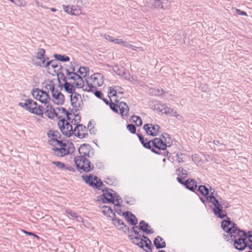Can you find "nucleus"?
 Here are the masks:
<instances>
[{
	"instance_id": "052dcab7",
	"label": "nucleus",
	"mask_w": 252,
	"mask_h": 252,
	"mask_svg": "<svg viewBox=\"0 0 252 252\" xmlns=\"http://www.w3.org/2000/svg\"><path fill=\"white\" fill-rule=\"evenodd\" d=\"M94 94L97 97L101 99L102 98V97L103 96V94L100 91H95Z\"/></svg>"
},
{
	"instance_id": "4be33fe9",
	"label": "nucleus",
	"mask_w": 252,
	"mask_h": 252,
	"mask_svg": "<svg viewBox=\"0 0 252 252\" xmlns=\"http://www.w3.org/2000/svg\"><path fill=\"white\" fill-rule=\"evenodd\" d=\"M184 186L188 189L195 192L197 187L196 181L193 179L189 178L185 181Z\"/></svg>"
},
{
	"instance_id": "5701e85b",
	"label": "nucleus",
	"mask_w": 252,
	"mask_h": 252,
	"mask_svg": "<svg viewBox=\"0 0 252 252\" xmlns=\"http://www.w3.org/2000/svg\"><path fill=\"white\" fill-rule=\"evenodd\" d=\"M45 106L44 114L46 116L51 119H53L55 116L57 117L58 114L50 103L46 104Z\"/></svg>"
},
{
	"instance_id": "9b49d317",
	"label": "nucleus",
	"mask_w": 252,
	"mask_h": 252,
	"mask_svg": "<svg viewBox=\"0 0 252 252\" xmlns=\"http://www.w3.org/2000/svg\"><path fill=\"white\" fill-rule=\"evenodd\" d=\"M65 145L66 146H61L60 148H53L52 150L54 154L58 157H63L73 152L74 148L72 143L68 145L65 144Z\"/></svg>"
},
{
	"instance_id": "f704fd0d",
	"label": "nucleus",
	"mask_w": 252,
	"mask_h": 252,
	"mask_svg": "<svg viewBox=\"0 0 252 252\" xmlns=\"http://www.w3.org/2000/svg\"><path fill=\"white\" fill-rule=\"evenodd\" d=\"M47 65H48V67L49 65H51V67L54 68L56 69L58 68L57 69L58 70H62L63 69L62 66L60 64V63H58L57 62V60H52L51 61H48L47 62Z\"/></svg>"
},
{
	"instance_id": "338daca9",
	"label": "nucleus",
	"mask_w": 252,
	"mask_h": 252,
	"mask_svg": "<svg viewBox=\"0 0 252 252\" xmlns=\"http://www.w3.org/2000/svg\"><path fill=\"white\" fill-rule=\"evenodd\" d=\"M121 206H116L115 205V211L116 212H117L118 214L120 215L122 212V210L120 208Z\"/></svg>"
},
{
	"instance_id": "864d4df0",
	"label": "nucleus",
	"mask_w": 252,
	"mask_h": 252,
	"mask_svg": "<svg viewBox=\"0 0 252 252\" xmlns=\"http://www.w3.org/2000/svg\"><path fill=\"white\" fill-rule=\"evenodd\" d=\"M219 202H220V204H221L223 208L224 209L227 208L230 206L229 203L226 200H224L222 198H220L219 199Z\"/></svg>"
},
{
	"instance_id": "dca6fc26",
	"label": "nucleus",
	"mask_w": 252,
	"mask_h": 252,
	"mask_svg": "<svg viewBox=\"0 0 252 252\" xmlns=\"http://www.w3.org/2000/svg\"><path fill=\"white\" fill-rule=\"evenodd\" d=\"M160 127L158 125H154L152 124H145L143 126V129L147 134L154 136L158 135L159 133Z\"/></svg>"
},
{
	"instance_id": "bb28decb",
	"label": "nucleus",
	"mask_w": 252,
	"mask_h": 252,
	"mask_svg": "<svg viewBox=\"0 0 252 252\" xmlns=\"http://www.w3.org/2000/svg\"><path fill=\"white\" fill-rule=\"evenodd\" d=\"M129 238L131 241L132 243L138 246L140 248H142L143 242L144 239H142V236L140 237L139 236H134L132 235H129Z\"/></svg>"
},
{
	"instance_id": "8fccbe9b",
	"label": "nucleus",
	"mask_w": 252,
	"mask_h": 252,
	"mask_svg": "<svg viewBox=\"0 0 252 252\" xmlns=\"http://www.w3.org/2000/svg\"><path fill=\"white\" fill-rule=\"evenodd\" d=\"M52 163L54 165H55L60 169H63L65 167V165L64 164V163L60 161H53L52 162Z\"/></svg>"
},
{
	"instance_id": "412c9836",
	"label": "nucleus",
	"mask_w": 252,
	"mask_h": 252,
	"mask_svg": "<svg viewBox=\"0 0 252 252\" xmlns=\"http://www.w3.org/2000/svg\"><path fill=\"white\" fill-rule=\"evenodd\" d=\"M52 95L53 98L54 102L57 105L63 104L64 102V95L58 90H55L54 92L52 93Z\"/></svg>"
},
{
	"instance_id": "393cba45",
	"label": "nucleus",
	"mask_w": 252,
	"mask_h": 252,
	"mask_svg": "<svg viewBox=\"0 0 252 252\" xmlns=\"http://www.w3.org/2000/svg\"><path fill=\"white\" fill-rule=\"evenodd\" d=\"M139 229L141 230L143 232H145L147 234H152L154 233L153 229H149L150 228L148 223H146L144 220H142L139 222Z\"/></svg>"
},
{
	"instance_id": "2eb2a0df",
	"label": "nucleus",
	"mask_w": 252,
	"mask_h": 252,
	"mask_svg": "<svg viewBox=\"0 0 252 252\" xmlns=\"http://www.w3.org/2000/svg\"><path fill=\"white\" fill-rule=\"evenodd\" d=\"M87 131V127L82 124L76 125L73 129L74 135L81 139L85 138L88 136Z\"/></svg>"
},
{
	"instance_id": "1a4fd4ad",
	"label": "nucleus",
	"mask_w": 252,
	"mask_h": 252,
	"mask_svg": "<svg viewBox=\"0 0 252 252\" xmlns=\"http://www.w3.org/2000/svg\"><path fill=\"white\" fill-rule=\"evenodd\" d=\"M64 70L67 76V79L68 80H73L74 81L73 84H75L77 88H81L83 87L84 81L79 75L74 72V68L72 69V71H69L67 69H65Z\"/></svg>"
},
{
	"instance_id": "13d9d810",
	"label": "nucleus",
	"mask_w": 252,
	"mask_h": 252,
	"mask_svg": "<svg viewBox=\"0 0 252 252\" xmlns=\"http://www.w3.org/2000/svg\"><path fill=\"white\" fill-rule=\"evenodd\" d=\"M112 220L114 221V222H117V223H118V225H124L125 226H126V225H125V223L124 222H123V221L121 220V219H117V218H114L113 219H112Z\"/></svg>"
},
{
	"instance_id": "4c0bfd02",
	"label": "nucleus",
	"mask_w": 252,
	"mask_h": 252,
	"mask_svg": "<svg viewBox=\"0 0 252 252\" xmlns=\"http://www.w3.org/2000/svg\"><path fill=\"white\" fill-rule=\"evenodd\" d=\"M150 94L152 95L160 96L164 93V91L161 88L150 89L149 90Z\"/></svg>"
},
{
	"instance_id": "a211bd4d",
	"label": "nucleus",
	"mask_w": 252,
	"mask_h": 252,
	"mask_svg": "<svg viewBox=\"0 0 252 252\" xmlns=\"http://www.w3.org/2000/svg\"><path fill=\"white\" fill-rule=\"evenodd\" d=\"M151 146H152V148L154 147L159 150L164 151L166 149V145L163 144L161 138H155L151 140Z\"/></svg>"
},
{
	"instance_id": "5fc2aeb1",
	"label": "nucleus",
	"mask_w": 252,
	"mask_h": 252,
	"mask_svg": "<svg viewBox=\"0 0 252 252\" xmlns=\"http://www.w3.org/2000/svg\"><path fill=\"white\" fill-rule=\"evenodd\" d=\"M127 129L132 134H134L136 132V127L132 124H128L126 126Z\"/></svg>"
},
{
	"instance_id": "2f4dec72",
	"label": "nucleus",
	"mask_w": 252,
	"mask_h": 252,
	"mask_svg": "<svg viewBox=\"0 0 252 252\" xmlns=\"http://www.w3.org/2000/svg\"><path fill=\"white\" fill-rule=\"evenodd\" d=\"M113 70L119 76H123L126 79H129L125 72V69L123 67H120L118 65H115L113 68Z\"/></svg>"
},
{
	"instance_id": "aec40b11",
	"label": "nucleus",
	"mask_w": 252,
	"mask_h": 252,
	"mask_svg": "<svg viewBox=\"0 0 252 252\" xmlns=\"http://www.w3.org/2000/svg\"><path fill=\"white\" fill-rule=\"evenodd\" d=\"M61 74L63 77V80L64 82V83L63 85H60V87H63V86L65 91L69 94H71L75 93V86H76L75 84H73V82L72 83V84L67 82L66 81V77L64 76L63 73H62Z\"/></svg>"
},
{
	"instance_id": "e433bc0d",
	"label": "nucleus",
	"mask_w": 252,
	"mask_h": 252,
	"mask_svg": "<svg viewBox=\"0 0 252 252\" xmlns=\"http://www.w3.org/2000/svg\"><path fill=\"white\" fill-rule=\"evenodd\" d=\"M239 233H241L242 235L247 240L248 239V242L250 244H252V231H249L248 233H246L245 231L239 229L238 230Z\"/></svg>"
},
{
	"instance_id": "473e14b6",
	"label": "nucleus",
	"mask_w": 252,
	"mask_h": 252,
	"mask_svg": "<svg viewBox=\"0 0 252 252\" xmlns=\"http://www.w3.org/2000/svg\"><path fill=\"white\" fill-rule=\"evenodd\" d=\"M162 240L163 239L160 236H158L155 239L154 244L157 249L165 247L166 244L164 241H163L161 243H160V241H162Z\"/></svg>"
},
{
	"instance_id": "39448f33",
	"label": "nucleus",
	"mask_w": 252,
	"mask_h": 252,
	"mask_svg": "<svg viewBox=\"0 0 252 252\" xmlns=\"http://www.w3.org/2000/svg\"><path fill=\"white\" fill-rule=\"evenodd\" d=\"M213 193L212 192L211 194L206 197V200L208 202H211L214 206L213 208V212L214 214L220 219H223L226 217V211L223 210V206L221 204H220V202H219V199H217L213 195Z\"/></svg>"
},
{
	"instance_id": "c756f323",
	"label": "nucleus",
	"mask_w": 252,
	"mask_h": 252,
	"mask_svg": "<svg viewBox=\"0 0 252 252\" xmlns=\"http://www.w3.org/2000/svg\"><path fill=\"white\" fill-rule=\"evenodd\" d=\"M161 139L163 142V144L166 145V147H170L172 144V139L170 136L167 133H163L161 135Z\"/></svg>"
},
{
	"instance_id": "a19ab883",
	"label": "nucleus",
	"mask_w": 252,
	"mask_h": 252,
	"mask_svg": "<svg viewBox=\"0 0 252 252\" xmlns=\"http://www.w3.org/2000/svg\"><path fill=\"white\" fill-rule=\"evenodd\" d=\"M103 210H102V212L104 215L109 216L110 214H113L114 216H115V214L113 212L112 208L109 206H103L102 207Z\"/></svg>"
},
{
	"instance_id": "49530a36",
	"label": "nucleus",
	"mask_w": 252,
	"mask_h": 252,
	"mask_svg": "<svg viewBox=\"0 0 252 252\" xmlns=\"http://www.w3.org/2000/svg\"><path fill=\"white\" fill-rule=\"evenodd\" d=\"M66 212L67 214H69L70 216L72 218L76 219V220H78V221H80V220L81 219V217L78 216V214H77V213H76L75 212H74L73 211H72V210H71L70 209H67L66 210Z\"/></svg>"
},
{
	"instance_id": "ea45409f",
	"label": "nucleus",
	"mask_w": 252,
	"mask_h": 252,
	"mask_svg": "<svg viewBox=\"0 0 252 252\" xmlns=\"http://www.w3.org/2000/svg\"><path fill=\"white\" fill-rule=\"evenodd\" d=\"M198 191L200 192L202 195L208 196L209 193L208 189L205 186L200 185L198 186L197 189Z\"/></svg>"
},
{
	"instance_id": "c9c22d12",
	"label": "nucleus",
	"mask_w": 252,
	"mask_h": 252,
	"mask_svg": "<svg viewBox=\"0 0 252 252\" xmlns=\"http://www.w3.org/2000/svg\"><path fill=\"white\" fill-rule=\"evenodd\" d=\"M167 108V106L160 101H157L155 102V109L156 110L164 113V112L166 111Z\"/></svg>"
},
{
	"instance_id": "b1692460",
	"label": "nucleus",
	"mask_w": 252,
	"mask_h": 252,
	"mask_svg": "<svg viewBox=\"0 0 252 252\" xmlns=\"http://www.w3.org/2000/svg\"><path fill=\"white\" fill-rule=\"evenodd\" d=\"M123 215L125 216L127 221L129 222L131 225H135L138 223L136 217L131 212L127 211L123 213Z\"/></svg>"
},
{
	"instance_id": "ddd939ff",
	"label": "nucleus",
	"mask_w": 252,
	"mask_h": 252,
	"mask_svg": "<svg viewBox=\"0 0 252 252\" xmlns=\"http://www.w3.org/2000/svg\"><path fill=\"white\" fill-rule=\"evenodd\" d=\"M102 190L103 193L99 196V200H101L104 203H114L113 194L114 191L107 188H102Z\"/></svg>"
},
{
	"instance_id": "a18cd8bd",
	"label": "nucleus",
	"mask_w": 252,
	"mask_h": 252,
	"mask_svg": "<svg viewBox=\"0 0 252 252\" xmlns=\"http://www.w3.org/2000/svg\"><path fill=\"white\" fill-rule=\"evenodd\" d=\"M164 114L166 115L171 114L176 118L180 117V115L177 114V112L175 110L168 107L166 108V111L164 112Z\"/></svg>"
},
{
	"instance_id": "4d7b16f0",
	"label": "nucleus",
	"mask_w": 252,
	"mask_h": 252,
	"mask_svg": "<svg viewBox=\"0 0 252 252\" xmlns=\"http://www.w3.org/2000/svg\"><path fill=\"white\" fill-rule=\"evenodd\" d=\"M110 108L115 112L118 113V108L119 107V105H117L113 102H111L109 104Z\"/></svg>"
},
{
	"instance_id": "3c124183",
	"label": "nucleus",
	"mask_w": 252,
	"mask_h": 252,
	"mask_svg": "<svg viewBox=\"0 0 252 252\" xmlns=\"http://www.w3.org/2000/svg\"><path fill=\"white\" fill-rule=\"evenodd\" d=\"M89 71L88 67H84V66H81L79 68L78 72L81 74H85L84 76L87 75L88 71Z\"/></svg>"
},
{
	"instance_id": "e2e57ef3",
	"label": "nucleus",
	"mask_w": 252,
	"mask_h": 252,
	"mask_svg": "<svg viewBox=\"0 0 252 252\" xmlns=\"http://www.w3.org/2000/svg\"><path fill=\"white\" fill-rule=\"evenodd\" d=\"M236 13L240 15H244V16H247V14L246 12L244 11H241L240 9H237L236 10Z\"/></svg>"
},
{
	"instance_id": "37998d69",
	"label": "nucleus",
	"mask_w": 252,
	"mask_h": 252,
	"mask_svg": "<svg viewBox=\"0 0 252 252\" xmlns=\"http://www.w3.org/2000/svg\"><path fill=\"white\" fill-rule=\"evenodd\" d=\"M45 56V50L42 48H39L37 52L36 53L35 58L36 59H42Z\"/></svg>"
},
{
	"instance_id": "6e6d98bb",
	"label": "nucleus",
	"mask_w": 252,
	"mask_h": 252,
	"mask_svg": "<svg viewBox=\"0 0 252 252\" xmlns=\"http://www.w3.org/2000/svg\"><path fill=\"white\" fill-rule=\"evenodd\" d=\"M58 109H59V111H60L62 113L66 115L67 120L70 121L71 120V118L69 117V115L70 114H69V112L68 111H67L63 107H59V108H58Z\"/></svg>"
},
{
	"instance_id": "69168bd1",
	"label": "nucleus",
	"mask_w": 252,
	"mask_h": 252,
	"mask_svg": "<svg viewBox=\"0 0 252 252\" xmlns=\"http://www.w3.org/2000/svg\"><path fill=\"white\" fill-rule=\"evenodd\" d=\"M104 36L106 40H107L109 41H111V42H114V38L113 37H112L109 35H106V34H105Z\"/></svg>"
},
{
	"instance_id": "0eeeda50",
	"label": "nucleus",
	"mask_w": 252,
	"mask_h": 252,
	"mask_svg": "<svg viewBox=\"0 0 252 252\" xmlns=\"http://www.w3.org/2000/svg\"><path fill=\"white\" fill-rule=\"evenodd\" d=\"M32 94L34 98L44 103V105L49 103L50 97L46 92L35 89L33 90Z\"/></svg>"
},
{
	"instance_id": "de8ad7c7",
	"label": "nucleus",
	"mask_w": 252,
	"mask_h": 252,
	"mask_svg": "<svg viewBox=\"0 0 252 252\" xmlns=\"http://www.w3.org/2000/svg\"><path fill=\"white\" fill-rule=\"evenodd\" d=\"M45 88L48 90H50L51 93L54 92L55 91V88L54 82L52 81H50L49 84H47L46 85Z\"/></svg>"
},
{
	"instance_id": "6ab92c4d",
	"label": "nucleus",
	"mask_w": 252,
	"mask_h": 252,
	"mask_svg": "<svg viewBox=\"0 0 252 252\" xmlns=\"http://www.w3.org/2000/svg\"><path fill=\"white\" fill-rule=\"evenodd\" d=\"M137 135L139 141L144 148L151 150L152 152L156 154H160V153L158 152V151H157L154 148H152V146H151V140L148 141L147 139H145L144 137L141 134L137 133Z\"/></svg>"
},
{
	"instance_id": "cd10ccee",
	"label": "nucleus",
	"mask_w": 252,
	"mask_h": 252,
	"mask_svg": "<svg viewBox=\"0 0 252 252\" xmlns=\"http://www.w3.org/2000/svg\"><path fill=\"white\" fill-rule=\"evenodd\" d=\"M119 108L122 116H127L128 115L129 107L126 102L121 101L119 104Z\"/></svg>"
},
{
	"instance_id": "f8f14e48",
	"label": "nucleus",
	"mask_w": 252,
	"mask_h": 252,
	"mask_svg": "<svg viewBox=\"0 0 252 252\" xmlns=\"http://www.w3.org/2000/svg\"><path fill=\"white\" fill-rule=\"evenodd\" d=\"M82 178L85 182L93 187L100 189V188L103 185V183L101 180L98 179L96 176H94L92 175H82Z\"/></svg>"
},
{
	"instance_id": "7c9ffc66",
	"label": "nucleus",
	"mask_w": 252,
	"mask_h": 252,
	"mask_svg": "<svg viewBox=\"0 0 252 252\" xmlns=\"http://www.w3.org/2000/svg\"><path fill=\"white\" fill-rule=\"evenodd\" d=\"M78 151L80 155V156L90 157L89 148L88 147L87 145L85 144L81 145Z\"/></svg>"
},
{
	"instance_id": "774afa93",
	"label": "nucleus",
	"mask_w": 252,
	"mask_h": 252,
	"mask_svg": "<svg viewBox=\"0 0 252 252\" xmlns=\"http://www.w3.org/2000/svg\"><path fill=\"white\" fill-rule=\"evenodd\" d=\"M95 165L98 167L99 169L102 168L103 166L102 163L100 161H97Z\"/></svg>"
},
{
	"instance_id": "72a5a7b5",
	"label": "nucleus",
	"mask_w": 252,
	"mask_h": 252,
	"mask_svg": "<svg viewBox=\"0 0 252 252\" xmlns=\"http://www.w3.org/2000/svg\"><path fill=\"white\" fill-rule=\"evenodd\" d=\"M49 58L46 56L42 59H39L40 62H34L33 61V64L36 66L43 67L45 68L48 67V65H47V62L48 61Z\"/></svg>"
},
{
	"instance_id": "c03bdc74",
	"label": "nucleus",
	"mask_w": 252,
	"mask_h": 252,
	"mask_svg": "<svg viewBox=\"0 0 252 252\" xmlns=\"http://www.w3.org/2000/svg\"><path fill=\"white\" fill-rule=\"evenodd\" d=\"M131 119L137 126H140L142 125V121L140 117L134 115L132 116Z\"/></svg>"
},
{
	"instance_id": "a878e982",
	"label": "nucleus",
	"mask_w": 252,
	"mask_h": 252,
	"mask_svg": "<svg viewBox=\"0 0 252 252\" xmlns=\"http://www.w3.org/2000/svg\"><path fill=\"white\" fill-rule=\"evenodd\" d=\"M60 134L57 131H55L52 134V138L49 141L51 144H53V142H57L60 146H66L65 144L63 143L62 141L58 140V138H60Z\"/></svg>"
},
{
	"instance_id": "603ef678",
	"label": "nucleus",
	"mask_w": 252,
	"mask_h": 252,
	"mask_svg": "<svg viewBox=\"0 0 252 252\" xmlns=\"http://www.w3.org/2000/svg\"><path fill=\"white\" fill-rule=\"evenodd\" d=\"M176 172L178 176H180L181 175L187 176V171L182 167L178 168L176 169Z\"/></svg>"
},
{
	"instance_id": "f03ea898",
	"label": "nucleus",
	"mask_w": 252,
	"mask_h": 252,
	"mask_svg": "<svg viewBox=\"0 0 252 252\" xmlns=\"http://www.w3.org/2000/svg\"><path fill=\"white\" fill-rule=\"evenodd\" d=\"M19 105L32 113L37 116H43L44 109L32 99H26L24 103L19 102Z\"/></svg>"
},
{
	"instance_id": "bf43d9fd",
	"label": "nucleus",
	"mask_w": 252,
	"mask_h": 252,
	"mask_svg": "<svg viewBox=\"0 0 252 252\" xmlns=\"http://www.w3.org/2000/svg\"><path fill=\"white\" fill-rule=\"evenodd\" d=\"M184 155L182 153H181L180 154H177V159L179 162H182L184 161V160H183V158L182 157Z\"/></svg>"
},
{
	"instance_id": "f3484780",
	"label": "nucleus",
	"mask_w": 252,
	"mask_h": 252,
	"mask_svg": "<svg viewBox=\"0 0 252 252\" xmlns=\"http://www.w3.org/2000/svg\"><path fill=\"white\" fill-rule=\"evenodd\" d=\"M70 101L74 109L78 110L82 102L81 95L76 92L73 93L70 95Z\"/></svg>"
},
{
	"instance_id": "9d476101",
	"label": "nucleus",
	"mask_w": 252,
	"mask_h": 252,
	"mask_svg": "<svg viewBox=\"0 0 252 252\" xmlns=\"http://www.w3.org/2000/svg\"><path fill=\"white\" fill-rule=\"evenodd\" d=\"M58 126L63 135L69 137L73 133L72 125L64 119L61 120L58 122Z\"/></svg>"
},
{
	"instance_id": "20e7f679",
	"label": "nucleus",
	"mask_w": 252,
	"mask_h": 252,
	"mask_svg": "<svg viewBox=\"0 0 252 252\" xmlns=\"http://www.w3.org/2000/svg\"><path fill=\"white\" fill-rule=\"evenodd\" d=\"M213 193L212 192L211 194L206 197V200L208 202H211L214 206L213 208V212L214 214L220 219H223L226 217V211L223 210V206L221 204H220V202H219V199H217L213 195Z\"/></svg>"
},
{
	"instance_id": "79ce46f5",
	"label": "nucleus",
	"mask_w": 252,
	"mask_h": 252,
	"mask_svg": "<svg viewBox=\"0 0 252 252\" xmlns=\"http://www.w3.org/2000/svg\"><path fill=\"white\" fill-rule=\"evenodd\" d=\"M114 202L115 201L116 203L115 204L116 206H121V203L123 202L122 198L115 192H114L113 194Z\"/></svg>"
},
{
	"instance_id": "f257e3e1",
	"label": "nucleus",
	"mask_w": 252,
	"mask_h": 252,
	"mask_svg": "<svg viewBox=\"0 0 252 252\" xmlns=\"http://www.w3.org/2000/svg\"><path fill=\"white\" fill-rule=\"evenodd\" d=\"M230 237L231 240L234 241V246L236 249L243 251L248 247L250 250H252V244H250L239 231H237L235 234L230 235Z\"/></svg>"
},
{
	"instance_id": "423d86ee",
	"label": "nucleus",
	"mask_w": 252,
	"mask_h": 252,
	"mask_svg": "<svg viewBox=\"0 0 252 252\" xmlns=\"http://www.w3.org/2000/svg\"><path fill=\"white\" fill-rule=\"evenodd\" d=\"M149 7L152 9H169L170 8V0H147Z\"/></svg>"
},
{
	"instance_id": "09e8293b",
	"label": "nucleus",
	"mask_w": 252,
	"mask_h": 252,
	"mask_svg": "<svg viewBox=\"0 0 252 252\" xmlns=\"http://www.w3.org/2000/svg\"><path fill=\"white\" fill-rule=\"evenodd\" d=\"M64 11L68 14L72 15V14H75L74 12L72 11V7H70L69 5H63V6ZM75 13V14H77Z\"/></svg>"
},
{
	"instance_id": "4468645a",
	"label": "nucleus",
	"mask_w": 252,
	"mask_h": 252,
	"mask_svg": "<svg viewBox=\"0 0 252 252\" xmlns=\"http://www.w3.org/2000/svg\"><path fill=\"white\" fill-rule=\"evenodd\" d=\"M91 80L92 82L90 84H89L88 81H86L89 88L88 91H91L93 88H95L97 87L101 86L103 83L102 76L99 73L94 74L92 75L91 76Z\"/></svg>"
},
{
	"instance_id": "6e6552de",
	"label": "nucleus",
	"mask_w": 252,
	"mask_h": 252,
	"mask_svg": "<svg viewBox=\"0 0 252 252\" xmlns=\"http://www.w3.org/2000/svg\"><path fill=\"white\" fill-rule=\"evenodd\" d=\"M226 218L227 220H223L222 221L221 227L224 231L228 233V235L230 236V235L235 234L239 228L237 227L236 224L231 221L229 218Z\"/></svg>"
},
{
	"instance_id": "0e129e2a",
	"label": "nucleus",
	"mask_w": 252,
	"mask_h": 252,
	"mask_svg": "<svg viewBox=\"0 0 252 252\" xmlns=\"http://www.w3.org/2000/svg\"><path fill=\"white\" fill-rule=\"evenodd\" d=\"M74 118L72 119V120L70 121L71 123H73V121H74L75 122H77V123H79L80 121V117L78 115H74Z\"/></svg>"
},
{
	"instance_id": "c85d7f7f",
	"label": "nucleus",
	"mask_w": 252,
	"mask_h": 252,
	"mask_svg": "<svg viewBox=\"0 0 252 252\" xmlns=\"http://www.w3.org/2000/svg\"><path fill=\"white\" fill-rule=\"evenodd\" d=\"M142 237L144 239V240L142 243L143 246L142 248L143 249L145 247L146 248V249H144L145 251L146 252H152V243L151 240L147 236L142 235Z\"/></svg>"
},
{
	"instance_id": "58836bf2",
	"label": "nucleus",
	"mask_w": 252,
	"mask_h": 252,
	"mask_svg": "<svg viewBox=\"0 0 252 252\" xmlns=\"http://www.w3.org/2000/svg\"><path fill=\"white\" fill-rule=\"evenodd\" d=\"M53 57L56 59V60L59 61L68 62L69 61V57L66 55L55 54H54Z\"/></svg>"
},
{
	"instance_id": "7ed1b4c3",
	"label": "nucleus",
	"mask_w": 252,
	"mask_h": 252,
	"mask_svg": "<svg viewBox=\"0 0 252 252\" xmlns=\"http://www.w3.org/2000/svg\"><path fill=\"white\" fill-rule=\"evenodd\" d=\"M87 157L76 156L74 157V161L78 169L82 170L85 172H89L94 169V166Z\"/></svg>"
},
{
	"instance_id": "680f3d73",
	"label": "nucleus",
	"mask_w": 252,
	"mask_h": 252,
	"mask_svg": "<svg viewBox=\"0 0 252 252\" xmlns=\"http://www.w3.org/2000/svg\"><path fill=\"white\" fill-rule=\"evenodd\" d=\"M109 94H112V96L116 95V91L113 89L112 87H110L109 89Z\"/></svg>"
}]
</instances>
